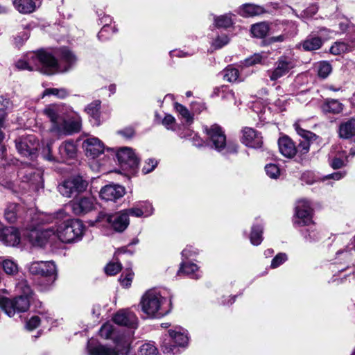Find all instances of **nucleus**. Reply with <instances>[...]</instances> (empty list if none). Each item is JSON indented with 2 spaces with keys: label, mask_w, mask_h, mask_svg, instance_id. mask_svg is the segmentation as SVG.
<instances>
[{
  "label": "nucleus",
  "mask_w": 355,
  "mask_h": 355,
  "mask_svg": "<svg viewBox=\"0 0 355 355\" xmlns=\"http://www.w3.org/2000/svg\"><path fill=\"white\" fill-rule=\"evenodd\" d=\"M60 62L49 51L40 50L26 53L17 61L15 66L20 70L39 71L46 75L65 72L76 62L75 55L68 49L60 50Z\"/></svg>",
  "instance_id": "nucleus-1"
},
{
  "label": "nucleus",
  "mask_w": 355,
  "mask_h": 355,
  "mask_svg": "<svg viewBox=\"0 0 355 355\" xmlns=\"http://www.w3.org/2000/svg\"><path fill=\"white\" fill-rule=\"evenodd\" d=\"M72 110L63 104H51L42 110L51 123L50 131L56 136L71 135L80 132L82 119L80 116H72Z\"/></svg>",
  "instance_id": "nucleus-2"
},
{
  "label": "nucleus",
  "mask_w": 355,
  "mask_h": 355,
  "mask_svg": "<svg viewBox=\"0 0 355 355\" xmlns=\"http://www.w3.org/2000/svg\"><path fill=\"white\" fill-rule=\"evenodd\" d=\"M99 335L105 339H112L115 343L114 348L97 344L92 342L87 344V350L89 355H129L128 346L130 343V335H115L114 325L110 322H106L99 329Z\"/></svg>",
  "instance_id": "nucleus-3"
},
{
  "label": "nucleus",
  "mask_w": 355,
  "mask_h": 355,
  "mask_svg": "<svg viewBox=\"0 0 355 355\" xmlns=\"http://www.w3.org/2000/svg\"><path fill=\"white\" fill-rule=\"evenodd\" d=\"M55 220L54 236L60 241L71 243L82 239L85 227L81 220L69 218L67 213L62 210L56 214Z\"/></svg>",
  "instance_id": "nucleus-4"
},
{
  "label": "nucleus",
  "mask_w": 355,
  "mask_h": 355,
  "mask_svg": "<svg viewBox=\"0 0 355 355\" xmlns=\"http://www.w3.org/2000/svg\"><path fill=\"white\" fill-rule=\"evenodd\" d=\"M141 311L148 317L159 318L167 315L171 310L170 300L162 296L160 291L150 289L144 293L140 300Z\"/></svg>",
  "instance_id": "nucleus-5"
},
{
  "label": "nucleus",
  "mask_w": 355,
  "mask_h": 355,
  "mask_svg": "<svg viewBox=\"0 0 355 355\" xmlns=\"http://www.w3.org/2000/svg\"><path fill=\"white\" fill-rule=\"evenodd\" d=\"M16 291L20 295L13 300L0 297V308L10 317L13 316L16 312H25L30 306V297L32 291L26 281H21L16 285Z\"/></svg>",
  "instance_id": "nucleus-6"
},
{
  "label": "nucleus",
  "mask_w": 355,
  "mask_h": 355,
  "mask_svg": "<svg viewBox=\"0 0 355 355\" xmlns=\"http://www.w3.org/2000/svg\"><path fill=\"white\" fill-rule=\"evenodd\" d=\"M312 213L313 209L308 200H298L295 207L293 224L296 227L310 226V229L306 230L304 232V237L309 241H315L318 239V234L313 228Z\"/></svg>",
  "instance_id": "nucleus-7"
},
{
  "label": "nucleus",
  "mask_w": 355,
  "mask_h": 355,
  "mask_svg": "<svg viewBox=\"0 0 355 355\" xmlns=\"http://www.w3.org/2000/svg\"><path fill=\"white\" fill-rule=\"evenodd\" d=\"M204 132L207 136L209 144L211 148L218 152L224 151L225 154L236 153L238 145L231 141L227 142L224 131L217 124L211 126H205Z\"/></svg>",
  "instance_id": "nucleus-8"
},
{
  "label": "nucleus",
  "mask_w": 355,
  "mask_h": 355,
  "mask_svg": "<svg viewBox=\"0 0 355 355\" xmlns=\"http://www.w3.org/2000/svg\"><path fill=\"white\" fill-rule=\"evenodd\" d=\"M189 338L186 330L181 327H175L168 331V338H166L162 345L163 352L167 355H174L179 353V347H185L188 344Z\"/></svg>",
  "instance_id": "nucleus-9"
},
{
  "label": "nucleus",
  "mask_w": 355,
  "mask_h": 355,
  "mask_svg": "<svg viewBox=\"0 0 355 355\" xmlns=\"http://www.w3.org/2000/svg\"><path fill=\"white\" fill-rule=\"evenodd\" d=\"M88 186L86 180L80 176L71 177L60 183L58 189L64 197L71 198L84 192Z\"/></svg>",
  "instance_id": "nucleus-10"
},
{
  "label": "nucleus",
  "mask_w": 355,
  "mask_h": 355,
  "mask_svg": "<svg viewBox=\"0 0 355 355\" xmlns=\"http://www.w3.org/2000/svg\"><path fill=\"white\" fill-rule=\"evenodd\" d=\"M29 272L49 279L53 282L56 278V266L52 261H33L28 267Z\"/></svg>",
  "instance_id": "nucleus-11"
},
{
  "label": "nucleus",
  "mask_w": 355,
  "mask_h": 355,
  "mask_svg": "<svg viewBox=\"0 0 355 355\" xmlns=\"http://www.w3.org/2000/svg\"><path fill=\"white\" fill-rule=\"evenodd\" d=\"M295 66L294 60L291 58L282 56L276 62L273 69L268 71V76L272 81L287 75Z\"/></svg>",
  "instance_id": "nucleus-12"
},
{
  "label": "nucleus",
  "mask_w": 355,
  "mask_h": 355,
  "mask_svg": "<svg viewBox=\"0 0 355 355\" xmlns=\"http://www.w3.org/2000/svg\"><path fill=\"white\" fill-rule=\"evenodd\" d=\"M15 145L18 152L22 156L32 157L37 150L39 142L35 135H29L17 139Z\"/></svg>",
  "instance_id": "nucleus-13"
},
{
  "label": "nucleus",
  "mask_w": 355,
  "mask_h": 355,
  "mask_svg": "<svg viewBox=\"0 0 355 355\" xmlns=\"http://www.w3.org/2000/svg\"><path fill=\"white\" fill-rule=\"evenodd\" d=\"M116 157L121 166L125 170L135 172L138 167L139 159L131 148H120L116 153Z\"/></svg>",
  "instance_id": "nucleus-14"
},
{
  "label": "nucleus",
  "mask_w": 355,
  "mask_h": 355,
  "mask_svg": "<svg viewBox=\"0 0 355 355\" xmlns=\"http://www.w3.org/2000/svg\"><path fill=\"white\" fill-rule=\"evenodd\" d=\"M54 234V228L36 227L27 232L25 235L32 245L43 246Z\"/></svg>",
  "instance_id": "nucleus-15"
},
{
  "label": "nucleus",
  "mask_w": 355,
  "mask_h": 355,
  "mask_svg": "<svg viewBox=\"0 0 355 355\" xmlns=\"http://www.w3.org/2000/svg\"><path fill=\"white\" fill-rule=\"evenodd\" d=\"M98 220L107 222L114 230L119 232L124 231L129 225L128 213L123 211L113 215L99 216Z\"/></svg>",
  "instance_id": "nucleus-16"
},
{
  "label": "nucleus",
  "mask_w": 355,
  "mask_h": 355,
  "mask_svg": "<svg viewBox=\"0 0 355 355\" xmlns=\"http://www.w3.org/2000/svg\"><path fill=\"white\" fill-rule=\"evenodd\" d=\"M96 205V199L92 196H85L71 202L72 211L76 215H83L92 211Z\"/></svg>",
  "instance_id": "nucleus-17"
},
{
  "label": "nucleus",
  "mask_w": 355,
  "mask_h": 355,
  "mask_svg": "<svg viewBox=\"0 0 355 355\" xmlns=\"http://www.w3.org/2000/svg\"><path fill=\"white\" fill-rule=\"evenodd\" d=\"M83 148L87 157L95 158L104 153L105 146L97 137H89L83 142Z\"/></svg>",
  "instance_id": "nucleus-18"
},
{
  "label": "nucleus",
  "mask_w": 355,
  "mask_h": 355,
  "mask_svg": "<svg viewBox=\"0 0 355 355\" xmlns=\"http://www.w3.org/2000/svg\"><path fill=\"white\" fill-rule=\"evenodd\" d=\"M113 320L119 325L131 329L137 327L138 318L133 312L129 310H120L114 315Z\"/></svg>",
  "instance_id": "nucleus-19"
},
{
  "label": "nucleus",
  "mask_w": 355,
  "mask_h": 355,
  "mask_svg": "<svg viewBox=\"0 0 355 355\" xmlns=\"http://www.w3.org/2000/svg\"><path fill=\"white\" fill-rule=\"evenodd\" d=\"M241 141L246 146L257 148L262 145V137L254 129L245 127L242 130Z\"/></svg>",
  "instance_id": "nucleus-20"
},
{
  "label": "nucleus",
  "mask_w": 355,
  "mask_h": 355,
  "mask_svg": "<svg viewBox=\"0 0 355 355\" xmlns=\"http://www.w3.org/2000/svg\"><path fill=\"white\" fill-rule=\"evenodd\" d=\"M295 128L297 133L302 137L300 140L297 147H296L297 153L302 156L306 155L310 149V141L315 139L316 135L309 131H306L299 127L298 124L295 123Z\"/></svg>",
  "instance_id": "nucleus-21"
},
{
  "label": "nucleus",
  "mask_w": 355,
  "mask_h": 355,
  "mask_svg": "<svg viewBox=\"0 0 355 355\" xmlns=\"http://www.w3.org/2000/svg\"><path fill=\"white\" fill-rule=\"evenodd\" d=\"M124 194V187L118 184L106 185L100 191V197L106 201H115Z\"/></svg>",
  "instance_id": "nucleus-22"
},
{
  "label": "nucleus",
  "mask_w": 355,
  "mask_h": 355,
  "mask_svg": "<svg viewBox=\"0 0 355 355\" xmlns=\"http://www.w3.org/2000/svg\"><path fill=\"white\" fill-rule=\"evenodd\" d=\"M20 239L19 231L13 227L3 228L0 232V240L7 245L16 246Z\"/></svg>",
  "instance_id": "nucleus-23"
},
{
  "label": "nucleus",
  "mask_w": 355,
  "mask_h": 355,
  "mask_svg": "<svg viewBox=\"0 0 355 355\" xmlns=\"http://www.w3.org/2000/svg\"><path fill=\"white\" fill-rule=\"evenodd\" d=\"M278 144L279 151L284 157H293L297 153L295 144L293 141L287 137L280 138Z\"/></svg>",
  "instance_id": "nucleus-24"
},
{
  "label": "nucleus",
  "mask_w": 355,
  "mask_h": 355,
  "mask_svg": "<svg viewBox=\"0 0 355 355\" xmlns=\"http://www.w3.org/2000/svg\"><path fill=\"white\" fill-rule=\"evenodd\" d=\"M12 4L15 8L22 14L32 13L37 8L34 0H13Z\"/></svg>",
  "instance_id": "nucleus-25"
},
{
  "label": "nucleus",
  "mask_w": 355,
  "mask_h": 355,
  "mask_svg": "<svg viewBox=\"0 0 355 355\" xmlns=\"http://www.w3.org/2000/svg\"><path fill=\"white\" fill-rule=\"evenodd\" d=\"M265 12L263 7L252 4V3H246L242 6L239 10V13L245 17H253L255 15H259Z\"/></svg>",
  "instance_id": "nucleus-26"
},
{
  "label": "nucleus",
  "mask_w": 355,
  "mask_h": 355,
  "mask_svg": "<svg viewBox=\"0 0 355 355\" xmlns=\"http://www.w3.org/2000/svg\"><path fill=\"white\" fill-rule=\"evenodd\" d=\"M355 47V39L351 40V44L345 42H336L330 48L331 53L334 55H340L347 52L352 51Z\"/></svg>",
  "instance_id": "nucleus-27"
},
{
  "label": "nucleus",
  "mask_w": 355,
  "mask_h": 355,
  "mask_svg": "<svg viewBox=\"0 0 355 355\" xmlns=\"http://www.w3.org/2000/svg\"><path fill=\"white\" fill-rule=\"evenodd\" d=\"M321 108L324 113L338 114L342 112L343 105L338 100L327 99L322 104Z\"/></svg>",
  "instance_id": "nucleus-28"
},
{
  "label": "nucleus",
  "mask_w": 355,
  "mask_h": 355,
  "mask_svg": "<svg viewBox=\"0 0 355 355\" xmlns=\"http://www.w3.org/2000/svg\"><path fill=\"white\" fill-rule=\"evenodd\" d=\"M339 135L343 139H349L355 137V119H351L340 124Z\"/></svg>",
  "instance_id": "nucleus-29"
},
{
  "label": "nucleus",
  "mask_w": 355,
  "mask_h": 355,
  "mask_svg": "<svg viewBox=\"0 0 355 355\" xmlns=\"http://www.w3.org/2000/svg\"><path fill=\"white\" fill-rule=\"evenodd\" d=\"M180 273H185L193 279H198L201 276L198 266L190 262H183L181 263L178 270V274Z\"/></svg>",
  "instance_id": "nucleus-30"
},
{
  "label": "nucleus",
  "mask_w": 355,
  "mask_h": 355,
  "mask_svg": "<svg viewBox=\"0 0 355 355\" xmlns=\"http://www.w3.org/2000/svg\"><path fill=\"white\" fill-rule=\"evenodd\" d=\"M100 107L101 102L99 101H95L89 104L85 109V112L92 117L93 119V123L95 125H99L101 123L100 119Z\"/></svg>",
  "instance_id": "nucleus-31"
},
{
  "label": "nucleus",
  "mask_w": 355,
  "mask_h": 355,
  "mask_svg": "<svg viewBox=\"0 0 355 355\" xmlns=\"http://www.w3.org/2000/svg\"><path fill=\"white\" fill-rule=\"evenodd\" d=\"M59 153L63 159L73 157L76 153V146L71 141L63 142L59 147Z\"/></svg>",
  "instance_id": "nucleus-32"
},
{
  "label": "nucleus",
  "mask_w": 355,
  "mask_h": 355,
  "mask_svg": "<svg viewBox=\"0 0 355 355\" xmlns=\"http://www.w3.org/2000/svg\"><path fill=\"white\" fill-rule=\"evenodd\" d=\"M21 207L15 203L9 204L5 211V218L9 223H15L20 216Z\"/></svg>",
  "instance_id": "nucleus-33"
},
{
  "label": "nucleus",
  "mask_w": 355,
  "mask_h": 355,
  "mask_svg": "<svg viewBox=\"0 0 355 355\" xmlns=\"http://www.w3.org/2000/svg\"><path fill=\"white\" fill-rule=\"evenodd\" d=\"M322 44V40L319 36L309 35L302 44L305 51L319 49Z\"/></svg>",
  "instance_id": "nucleus-34"
},
{
  "label": "nucleus",
  "mask_w": 355,
  "mask_h": 355,
  "mask_svg": "<svg viewBox=\"0 0 355 355\" xmlns=\"http://www.w3.org/2000/svg\"><path fill=\"white\" fill-rule=\"evenodd\" d=\"M263 225L261 224H254L252 227L250 236V242L254 245H259L262 240Z\"/></svg>",
  "instance_id": "nucleus-35"
},
{
  "label": "nucleus",
  "mask_w": 355,
  "mask_h": 355,
  "mask_svg": "<svg viewBox=\"0 0 355 355\" xmlns=\"http://www.w3.org/2000/svg\"><path fill=\"white\" fill-rule=\"evenodd\" d=\"M175 109L176 112L180 115L181 119L183 121L184 124L190 125L193 121V116L188 110L187 107L180 103H175Z\"/></svg>",
  "instance_id": "nucleus-36"
},
{
  "label": "nucleus",
  "mask_w": 355,
  "mask_h": 355,
  "mask_svg": "<svg viewBox=\"0 0 355 355\" xmlns=\"http://www.w3.org/2000/svg\"><path fill=\"white\" fill-rule=\"evenodd\" d=\"M269 31V26L266 22H261L254 24L251 27V33L254 37L262 38L267 35Z\"/></svg>",
  "instance_id": "nucleus-37"
},
{
  "label": "nucleus",
  "mask_w": 355,
  "mask_h": 355,
  "mask_svg": "<svg viewBox=\"0 0 355 355\" xmlns=\"http://www.w3.org/2000/svg\"><path fill=\"white\" fill-rule=\"evenodd\" d=\"M1 265L3 271L8 275H15L18 272V265L12 259H3Z\"/></svg>",
  "instance_id": "nucleus-38"
},
{
  "label": "nucleus",
  "mask_w": 355,
  "mask_h": 355,
  "mask_svg": "<svg viewBox=\"0 0 355 355\" xmlns=\"http://www.w3.org/2000/svg\"><path fill=\"white\" fill-rule=\"evenodd\" d=\"M224 79L228 82L234 83L239 80V70L232 66H228L224 70Z\"/></svg>",
  "instance_id": "nucleus-39"
},
{
  "label": "nucleus",
  "mask_w": 355,
  "mask_h": 355,
  "mask_svg": "<svg viewBox=\"0 0 355 355\" xmlns=\"http://www.w3.org/2000/svg\"><path fill=\"white\" fill-rule=\"evenodd\" d=\"M214 94L217 96H221L224 99L234 101L235 98L234 92L227 87L222 86L214 89Z\"/></svg>",
  "instance_id": "nucleus-40"
},
{
  "label": "nucleus",
  "mask_w": 355,
  "mask_h": 355,
  "mask_svg": "<svg viewBox=\"0 0 355 355\" xmlns=\"http://www.w3.org/2000/svg\"><path fill=\"white\" fill-rule=\"evenodd\" d=\"M214 22L216 26L218 28H228L233 24L230 15H224L217 17L214 19Z\"/></svg>",
  "instance_id": "nucleus-41"
},
{
  "label": "nucleus",
  "mask_w": 355,
  "mask_h": 355,
  "mask_svg": "<svg viewBox=\"0 0 355 355\" xmlns=\"http://www.w3.org/2000/svg\"><path fill=\"white\" fill-rule=\"evenodd\" d=\"M268 58V55L264 53H254L251 57L245 60L244 64L245 66H252L259 63L263 62Z\"/></svg>",
  "instance_id": "nucleus-42"
},
{
  "label": "nucleus",
  "mask_w": 355,
  "mask_h": 355,
  "mask_svg": "<svg viewBox=\"0 0 355 355\" xmlns=\"http://www.w3.org/2000/svg\"><path fill=\"white\" fill-rule=\"evenodd\" d=\"M129 355H134L130 352V345L128 346ZM140 355H158L157 348L152 344L145 343L140 347Z\"/></svg>",
  "instance_id": "nucleus-43"
},
{
  "label": "nucleus",
  "mask_w": 355,
  "mask_h": 355,
  "mask_svg": "<svg viewBox=\"0 0 355 355\" xmlns=\"http://www.w3.org/2000/svg\"><path fill=\"white\" fill-rule=\"evenodd\" d=\"M134 273L131 270L127 269L121 274L119 282L124 288H129L131 286Z\"/></svg>",
  "instance_id": "nucleus-44"
},
{
  "label": "nucleus",
  "mask_w": 355,
  "mask_h": 355,
  "mask_svg": "<svg viewBox=\"0 0 355 355\" xmlns=\"http://www.w3.org/2000/svg\"><path fill=\"white\" fill-rule=\"evenodd\" d=\"M69 92L64 88H48L46 89L43 93L44 96L53 95L60 98H64L67 96Z\"/></svg>",
  "instance_id": "nucleus-45"
},
{
  "label": "nucleus",
  "mask_w": 355,
  "mask_h": 355,
  "mask_svg": "<svg viewBox=\"0 0 355 355\" xmlns=\"http://www.w3.org/2000/svg\"><path fill=\"white\" fill-rule=\"evenodd\" d=\"M317 68L319 76L322 78H327L330 74L332 69L331 64L325 61L319 62Z\"/></svg>",
  "instance_id": "nucleus-46"
},
{
  "label": "nucleus",
  "mask_w": 355,
  "mask_h": 355,
  "mask_svg": "<svg viewBox=\"0 0 355 355\" xmlns=\"http://www.w3.org/2000/svg\"><path fill=\"white\" fill-rule=\"evenodd\" d=\"M265 171L267 175L272 179H277L281 173L279 166L275 164H268L266 165Z\"/></svg>",
  "instance_id": "nucleus-47"
},
{
  "label": "nucleus",
  "mask_w": 355,
  "mask_h": 355,
  "mask_svg": "<svg viewBox=\"0 0 355 355\" xmlns=\"http://www.w3.org/2000/svg\"><path fill=\"white\" fill-rule=\"evenodd\" d=\"M189 125L183 124L182 127L180 126L178 129V134L182 139H186L190 140L193 136L195 132L189 128Z\"/></svg>",
  "instance_id": "nucleus-48"
},
{
  "label": "nucleus",
  "mask_w": 355,
  "mask_h": 355,
  "mask_svg": "<svg viewBox=\"0 0 355 355\" xmlns=\"http://www.w3.org/2000/svg\"><path fill=\"white\" fill-rule=\"evenodd\" d=\"M230 42V38L227 35H222L218 36L211 42V47L214 49H218L227 44Z\"/></svg>",
  "instance_id": "nucleus-49"
},
{
  "label": "nucleus",
  "mask_w": 355,
  "mask_h": 355,
  "mask_svg": "<svg viewBox=\"0 0 355 355\" xmlns=\"http://www.w3.org/2000/svg\"><path fill=\"white\" fill-rule=\"evenodd\" d=\"M121 270V266L119 263H109L105 268L107 275H114Z\"/></svg>",
  "instance_id": "nucleus-50"
},
{
  "label": "nucleus",
  "mask_w": 355,
  "mask_h": 355,
  "mask_svg": "<svg viewBox=\"0 0 355 355\" xmlns=\"http://www.w3.org/2000/svg\"><path fill=\"white\" fill-rule=\"evenodd\" d=\"M287 260V255L285 253H279L271 261L270 267L276 268Z\"/></svg>",
  "instance_id": "nucleus-51"
},
{
  "label": "nucleus",
  "mask_w": 355,
  "mask_h": 355,
  "mask_svg": "<svg viewBox=\"0 0 355 355\" xmlns=\"http://www.w3.org/2000/svg\"><path fill=\"white\" fill-rule=\"evenodd\" d=\"M157 165V161L154 159H148L142 168V173L148 174L152 172Z\"/></svg>",
  "instance_id": "nucleus-52"
},
{
  "label": "nucleus",
  "mask_w": 355,
  "mask_h": 355,
  "mask_svg": "<svg viewBox=\"0 0 355 355\" xmlns=\"http://www.w3.org/2000/svg\"><path fill=\"white\" fill-rule=\"evenodd\" d=\"M139 207L141 208V211L144 217H148L153 214L154 209L153 205L148 202H142L138 204Z\"/></svg>",
  "instance_id": "nucleus-53"
},
{
  "label": "nucleus",
  "mask_w": 355,
  "mask_h": 355,
  "mask_svg": "<svg viewBox=\"0 0 355 355\" xmlns=\"http://www.w3.org/2000/svg\"><path fill=\"white\" fill-rule=\"evenodd\" d=\"M175 118L171 114L166 115L164 116V119L162 120V124L168 130H175Z\"/></svg>",
  "instance_id": "nucleus-54"
},
{
  "label": "nucleus",
  "mask_w": 355,
  "mask_h": 355,
  "mask_svg": "<svg viewBox=\"0 0 355 355\" xmlns=\"http://www.w3.org/2000/svg\"><path fill=\"white\" fill-rule=\"evenodd\" d=\"M318 33V36L321 39L322 37L324 40H327L331 38L336 34V32L334 31L329 30L327 28L322 27L319 29Z\"/></svg>",
  "instance_id": "nucleus-55"
},
{
  "label": "nucleus",
  "mask_w": 355,
  "mask_h": 355,
  "mask_svg": "<svg viewBox=\"0 0 355 355\" xmlns=\"http://www.w3.org/2000/svg\"><path fill=\"white\" fill-rule=\"evenodd\" d=\"M347 162V157H345V160L342 159L340 157H334L331 160L330 165L333 168L337 169L340 168L341 167L345 166Z\"/></svg>",
  "instance_id": "nucleus-56"
},
{
  "label": "nucleus",
  "mask_w": 355,
  "mask_h": 355,
  "mask_svg": "<svg viewBox=\"0 0 355 355\" xmlns=\"http://www.w3.org/2000/svg\"><path fill=\"white\" fill-rule=\"evenodd\" d=\"M40 322V319L38 316H33L26 324V327L28 330H33L37 328Z\"/></svg>",
  "instance_id": "nucleus-57"
},
{
  "label": "nucleus",
  "mask_w": 355,
  "mask_h": 355,
  "mask_svg": "<svg viewBox=\"0 0 355 355\" xmlns=\"http://www.w3.org/2000/svg\"><path fill=\"white\" fill-rule=\"evenodd\" d=\"M123 211L128 213V216L129 215L134 216L136 217L144 216L143 213L141 211V208L139 207L138 204L134 207L123 210Z\"/></svg>",
  "instance_id": "nucleus-58"
},
{
  "label": "nucleus",
  "mask_w": 355,
  "mask_h": 355,
  "mask_svg": "<svg viewBox=\"0 0 355 355\" xmlns=\"http://www.w3.org/2000/svg\"><path fill=\"white\" fill-rule=\"evenodd\" d=\"M197 253V251L192 246H187L182 250V255L184 258L188 259L195 256Z\"/></svg>",
  "instance_id": "nucleus-59"
},
{
  "label": "nucleus",
  "mask_w": 355,
  "mask_h": 355,
  "mask_svg": "<svg viewBox=\"0 0 355 355\" xmlns=\"http://www.w3.org/2000/svg\"><path fill=\"white\" fill-rule=\"evenodd\" d=\"M190 140L192 141L193 145L197 147L203 146L205 144L204 140L196 133L193 135Z\"/></svg>",
  "instance_id": "nucleus-60"
},
{
  "label": "nucleus",
  "mask_w": 355,
  "mask_h": 355,
  "mask_svg": "<svg viewBox=\"0 0 355 355\" xmlns=\"http://www.w3.org/2000/svg\"><path fill=\"white\" fill-rule=\"evenodd\" d=\"M120 133L125 137H131L135 134V130L132 127H128L120 131Z\"/></svg>",
  "instance_id": "nucleus-61"
},
{
  "label": "nucleus",
  "mask_w": 355,
  "mask_h": 355,
  "mask_svg": "<svg viewBox=\"0 0 355 355\" xmlns=\"http://www.w3.org/2000/svg\"><path fill=\"white\" fill-rule=\"evenodd\" d=\"M355 39V26H352L349 28V32L347 38V44H351V40Z\"/></svg>",
  "instance_id": "nucleus-62"
},
{
  "label": "nucleus",
  "mask_w": 355,
  "mask_h": 355,
  "mask_svg": "<svg viewBox=\"0 0 355 355\" xmlns=\"http://www.w3.org/2000/svg\"><path fill=\"white\" fill-rule=\"evenodd\" d=\"M345 175H346L345 172L339 171V172L332 173L331 175H329V178H331L334 180H338L343 178V177H345Z\"/></svg>",
  "instance_id": "nucleus-63"
},
{
  "label": "nucleus",
  "mask_w": 355,
  "mask_h": 355,
  "mask_svg": "<svg viewBox=\"0 0 355 355\" xmlns=\"http://www.w3.org/2000/svg\"><path fill=\"white\" fill-rule=\"evenodd\" d=\"M110 29H111V28L109 26H104L98 33V37L102 38L104 37L105 33L108 32Z\"/></svg>",
  "instance_id": "nucleus-64"
}]
</instances>
